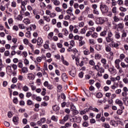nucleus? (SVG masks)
<instances>
[{
	"label": "nucleus",
	"instance_id": "obj_19",
	"mask_svg": "<svg viewBox=\"0 0 128 128\" xmlns=\"http://www.w3.org/2000/svg\"><path fill=\"white\" fill-rule=\"evenodd\" d=\"M28 80H32L34 78V76L32 73H29L28 74Z\"/></svg>",
	"mask_w": 128,
	"mask_h": 128
},
{
	"label": "nucleus",
	"instance_id": "obj_14",
	"mask_svg": "<svg viewBox=\"0 0 128 128\" xmlns=\"http://www.w3.org/2000/svg\"><path fill=\"white\" fill-rule=\"evenodd\" d=\"M106 42H108V44H110V42H112V41L114 40V38H112V37L106 36Z\"/></svg>",
	"mask_w": 128,
	"mask_h": 128
},
{
	"label": "nucleus",
	"instance_id": "obj_35",
	"mask_svg": "<svg viewBox=\"0 0 128 128\" xmlns=\"http://www.w3.org/2000/svg\"><path fill=\"white\" fill-rule=\"evenodd\" d=\"M44 20H46L48 22H50V17H48V16H44Z\"/></svg>",
	"mask_w": 128,
	"mask_h": 128
},
{
	"label": "nucleus",
	"instance_id": "obj_45",
	"mask_svg": "<svg viewBox=\"0 0 128 128\" xmlns=\"http://www.w3.org/2000/svg\"><path fill=\"white\" fill-rule=\"evenodd\" d=\"M11 6H12V8H16V2L14 1L12 2Z\"/></svg>",
	"mask_w": 128,
	"mask_h": 128
},
{
	"label": "nucleus",
	"instance_id": "obj_33",
	"mask_svg": "<svg viewBox=\"0 0 128 128\" xmlns=\"http://www.w3.org/2000/svg\"><path fill=\"white\" fill-rule=\"evenodd\" d=\"M22 90H24V92H28V87L26 85L24 86L22 88Z\"/></svg>",
	"mask_w": 128,
	"mask_h": 128
},
{
	"label": "nucleus",
	"instance_id": "obj_30",
	"mask_svg": "<svg viewBox=\"0 0 128 128\" xmlns=\"http://www.w3.org/2000/svg\"><path fill=\"white\" fill-rule=\"evenodd\" d=\"M55 10L57 12H62V8L58 6L55 8Z\"/></svg>",
	"mask_w": 128,
	"mask_h": 128
},
{
	"label": "nucleus",
	"instance_id": "obj_11",
	"mask_svg": "<svg viewBox=\"0 0 128 128\" xmlns=\"http://www.w3.org/2000/svg\"><path fill=\"white\" fill-rule=\"evenodd\" d=\"M115 102L116 104L120 106H124V103L120 99H116L115 101Z\"/></svg>",
	"mask_w": 128,
	"mask_h": 128
},
{
	"label": "nucleus",
	"instance_id": "obj_2",
	"mask_svg": "<svg viewBox=\"0 0 128 128\" xmlns=\"http://www.w3.org/2000/svg\"><path fill=\"white\" fill-rule=\"evenodd\" d=\"M98 112V109L96 108H93L92 107H90L88 108H86L84 110V112Z\"/></svg>",
	"mask_w": 128,
	"mask_h": 128
},
{
	"label": "nucleus",
	"instance_id": "obj_40",
	"mask_svg": "<svg viewBox=\"0 0 128 128\" xmlns=\"http://www.w3.org/2000/svg\"><path fill=\"white\" fill-rule=\"evenodd\" d=\"M119 10H120V12H126L127 10L126 8H124L123 6H120V8H119Z\"/></svg>",
	"mask_w": 128,
	"mask_h": 128
},
{
	"label": "nucleus",
	"instance_id": "obj_41",
	"mask_svg": "<svg viewBox=\"0 0 128 128\" xmlns=\"http://www.w3.org/2000/svg\"><path fill=\"white\" fill-rule=\"evenodd\" d=\"M117 4L118 6H122V4H124V1L122 0H118L117 1Z\"/></svg>",
	"mask_w": 128,
	"mask_h": 128
},
{
	"label": "nucleus",
	"instance_id": "obj_6",
	"mask_svg": "<svg viewBox=\"0 0 128 128\" xmlns=\"http://www.w3.org/2000/svg\"><path fill=\"white\" fill-rule=\"evenodd\" d=\"M64 20H76V16H73L72 18H70V15L68 14L66 16L64 17Z\"/></svg>",
	"mask_w": 128,
	"mask_h": 128
},
{
	"label": "nucleus",
	"instance_id": "obj_36",
	"mask_svg": "<svg viewBox=\"0 0 128 128\" xmlns=\"http://www.w3.org/2000/svg\"><path fill=\"white\" fill-rule=\"evenodd\" d=\"M84 54H85V56H88L90 54V52L88 50L86 49L85 50H84Z\"/></svg>",
	"mask_w": 128,
	"mask_h": 128
},
{
	"label": "nucleus",
	"instance_id": "obj_21",
	"mask_svg": "<svg viewBox=\"0 0 128 128\" xmlns=\"http://www.w3.org/2000/svg\"><path fill=\"white\" fill-rule=\"evenodd\" d=\"M28 1L27 0H24V1H22L21 2V6H24V8H26V6L28 4Z\"/></svg>",
	"mask_w": 128,
	"mask_h": 128
},
{
	"label": "nucleus",
	"instance_id": "obj_53",
	"mask_svg": "<svg viewBox=\"0 0 128 128\" xmlns=\"http://www.w3.org/2000/svg\"><path fill=\"white\" fill-rule=\"evenodd\" d=\"M42 92H41L42 96H46V88H44L42 89Z\"/></svg>",
	"mask_w": 128,
	"mask_h": 128
},
{
	"label": "nucleus",
	"instance_id": "obj_7",
	"mask_svg": "<svg viewBox=\"0 0 128 128\" xmlns=\"http://www.w3.org/2000/svg\"><path fill=\"white\" fill-rule=\"evenodd\" d=\"M0 10L2 12L6 10V3H4V1H2L0 4Z\"/></svg>",
	"mask_w": 128,
	"mask_h": 128
},
{
	"label": "nucleus",
	"instance_id": "obj_1",
	"mask_svg": "<svg viewBox=\"0 0 128 128\" xmlns=\"http://www.w3.org/2000/svg\"><path fill=\"white\" fill-rule=\"evenodd\" d=\"M100 10L103 14L108 12V6L104 4H100Z\"/></svg>",
	"mask_w": 128,
	"mask_h": 128
},
{
	"label": "nucleus",
	"instance_id": "obj_61",
	"mask_svg": "<svg viewBox=\"0 0 128 128\" xmlns=\"http://www.w3.org/2000/svg\"><path fill=\"white\" fill-rule=\"evenodd\" d=\"M4 56H10V51L6 50L4 53Z\"/></svg>",
	"mask_w": 128,
	"mask_h": 128
},
{
	"label": "nucleus",
	"instance_id": "obj_56",
	"mask_svg": "<svg viewBox=\"0 0 128 128\" xmlns=\"http://www.w3.org/2000/svg\"><path fill=\"white\" fill-rule=\"evenodd\" d=\"M51 119L52 120H54V122H58V118H56V116H52L51 118Z\"/></svg>",
	"mask_w": 128,
	"mask_h": 128
},
{
	"label": "nucleus",
	"instance_id": "obj_63",
	"mask_svg": "<svg viewBox=\"0 0 128 128\" xmlns=\"http://www.w3.org/2000/svg\"><path fill=\"white\" fill-rule=\"evenodd\" d=\"M92 32L90 30L88 31L87 32V33L86 34V36H88V37L90 36L92 34Z\"/></svg>",
	"mask_w": 128,
	"mask_h": 128
},
{
	"label": "nucleus",
	"instance_id": "obj_25",
	"mask_svg": "<svg viewBox=\"0 0 128 128\" xmlns=\"http://www.w3.org/2000/svg\"><path fill=\"white\" fill-rule=\"evenodd\" d=\"M96 96L97 98H102V94L100 92H98L96 94Z\"/></svg>",
	"mask_w": 128,
	"mask_h": 128
},
{
	"label": "nucleus",
	"instance_id": "obj_13",
	"mask_svg": "<svg viewBox=\"0 0 128 128\" xmlns=\"http://www.w3.org/2000/svg\"><path fill=\"white\" fill-rule=\"evenodd\" d=\"M68 74H70V76H73L74 78L76 76V70L72 69L68 72Z\"/></svg>",
	"mask_w": 128,
	"mask_h": 128
},
{
	"label": "nucleus",
	"instance_id": "obj_3",
	"mask_svg": "<svg viewBox=\"0 0 128 128\" xmlns=\"http://www.w3.org/2000/svg\"><path fill=\"white\" fill-rule=\"evenodd\" d=\"M96 24H102L104 23V20L102 18H98L96 20Z\"/></svg>",
	"mask_w": 128,
	"mask_h": 128
},
{
	"label": "nucleus",
	"instance_id": "obj_27",
	"mask_svg": "<svg viewBox=\"0 0 128 128\" xmlns=\"http://www.w3.org/2000/svg\"><path fill=\"white\" fill-rule=\"evenodd\" d=\"M106 50L108 52H110V50H112V48H110V46H108V45L106 46Z\"/></svg>",
	"mask_w": 128,
	"mask_h": 128
},
{
	"label": "nucleus",
	"instance_id": "obj_57",
	"mask_svg": "<svg viewBox=\"0 0 128 128\" xmlns=\"http://www.w3.org/2000/svg\"><path fill=\"white\" fill-rule=\"evenodd\" d=\"M18 66L20 68H22L24 66V64L22 62H19Z\"/></svg>",
	"mask_w": 128,
	"mask_h": 128
},
{
	"label": "nucleus",
	"instance_id": "obj_10",
	"mask_svg": "<svg viewBox=\"0 0 128 128\" xmlns=\"http://www.w3.org/2000/svg\"><path fill=\"white\" fill-rule=\"evenodd\" d=\"M12 122H14L16 126H18V117H16V116L13 117Z\"/></svg>",
	"mask_w": 128,
	"mask_h": 128
},
{
	"label": "nucleus",
	"instance_id": "obj_59",
	"mask_svg": "<svg viewBox=\"0 0 128 128\" xmlns=\"http://www.w3.org/2000/svg\"><path fill=\"white\" fill-rule=\"evenodd\" d=\"M16 82H18V78L14 77L12 78V82H13V84H16Z\"/></svg>",
	"mask_w": 128,
	"mask_h": 128
},
{
	"label": "nucleus",
	"instance_id": "obj_54",
	"mask_svg": "<svg viewBox=\"0 0 128 128\" xmlns=\"http://www.w3.org/2000/svg\"><path fill=\"white\" fill-rule=\"evenodd\" d=\"M11 66L13 70H18V66L16 64H12Z\"/></svg>",
	"mask_w": 128,
	"mask_h": 128
},
{
	"label": "nucleus",
	"instance_id": "obj_18",
	"mask_svg": "<svg viewBox=\"0 0 128 128\" xmlns=\"http://www.w3.org/2000/svg\"><path fill=\"white\" fill-rule=\"evenodd\" d=\"M62 80L64 82H66V80H68V76L66 73H63L62 76Z\"/></svg>",
	"mask_w": 128,
	"mask_h": 128
},
{
	"label": "nucleus",
	"instance_id": "obj_50",
	"mask_svg": "<svg viewBox=\"0 0 128 128\" xmlns=\"http://www.w3.org/2000/svg\"><path fill=\"white\" fill-rule=\"evenodd\" d=\"M18 80L20 82H22V80H24V76H22V75H19L18 76Z\"/></svg>",
	"mask_w": 128,
	"mask_h": 128
},
{
	"label": "nucleus",
	"instance_id": "obj_42",
	"mask_svg": "<svg viewBox=\"0 0 128 128\" xmlns=\"http://www.w3.org/2000/svg\"><path fill=\"white\" fill-rule=\"evenodd\" d=\"M23 42L24 44H30L27 38H24L23 40Z\"/></svg>",
	"mask_w": 128,
	"mask_h": 128
},
{
	"label": "nucleus",
	"instance_id": "obj_23",
	"mask_svg": "<svg viewBox=\"0 0 128 128\" xmlns=\"http://www.w3.org/2000/svg\"><path fill=\"white\" fill-rule=\"evenodd\" d=\"M108 70L112 74H114L116 72V69H114V68H110L108 69Z\"/></svg>",
	"mask_w": 128,
	"mask_h": 128
},
{
	"label": "nucleus",
	"instance_id": "obj_38",
	"mask_svg": "<svg viewBox=\"0 0 128 128\" xmlns=\"http://www.w3.org/2000/svg\"><path fill=\"white\" fill-rule=\"evenodd\" d=\"M88 18H92V20H94V14H90L88 15Z\"/></svg>",
	"mask_w": 128,
	"mask_h": 128
},
{
	"label": "nucleus",
	"instance_id": "obj_47",
	"mask_svg": "<svg viewBox=\"0 0 128 128\" xmlns=\"http://www.w3.org/2000/svg\"><path fill=\"white\" fill-rule=\"evenodd\" d=\"M8 22L9 24H14V20L12 18H10L8 20Z\"/></svg>",
	"mask_w": 128,
	"mask_h": 128
},
{
	"label": "nucleus",
	"instance_id": "obj_9",
	"mask_svg": "<svg viewBox=\"0 0 128 128\" xmlns=\"http://www.w3.org/2000/svg\"><path fill=\"white\" fill-rule=\"evenodd\" d=\"M52 2H53L54 5L56 6H58L60 4V2L58 0H51Z\"/></svg>",
	"mask_w": 128,
	"mask_h": 128
},
{
	"label": "nucleus",
	"instance_id": "obj_62",
	"mask_svg": "<svg viewBox=\"0 0 128 128\" xmlns=\"http://www.w3.org/2000/svg\"><path fill=\"white\" fill-rule=\"evenodd\" d=\"M112 12L113 14H116V7L114 6L112 8Z\"/></svg>",
	"mask_w": 128,
	"mask_h": 128
},
{
	"label": "nucleus",
	"instance_id": "obj_39",
	"mask_svg": "<svg viewBox=\"0 0 128 128\" xmlns=\"http://www.w3.org/2000/svg\"><path fill=\"white\" fill-rule=\"evenodd\" d=\"M24 64L25 66H28V64H30V61H28V60L26 58L24 61Z\"/></svg>",
	"mask_w": 128,
	"mask_h": 128
},
{
	"label": "nucleus",
	"instance_id": "obj_32",
	"mask_svg": "<svg viewBox=\"0 0 128 128\" xmlns=\"http://www.w3.org/2000/svg\"><path fill=\"white\" fill-rule=\"evenodd\" d=\"M114 36V34H112V32L111 30H108V38H112Z\"/></svg>",
	"mask_w": 128,
	"mask_h": 128
},
{
	"label": "nucleus",
	"instance_id": "obj_44",
	"mask_svg": "<svg viewBox=\"0 0 128 128\" xmlns=\"http://www.w3.org/2000/svg\"><path fill=\"white\" fill-rule=\"evenodd\" d=\"M85 44H86V42L84 40L79 41V46H84Z\"/></svg>",
	"mask_w": 128,
	"mask_h": 128
},
{
	"label": "nucleus",
	"instance_id": "obj_17",
	"mask_svg": "<svg viewBox=\"0 0 128 128\" xmlns=\"http://www.w3.org/2000/svg\"><path fill=\"white\" fill-rule=\"evenodd\" d=\"M122 100L125 106H128V98L125 97L122 98Z\"/></svg>",
	"mask_w": 128,
	"mask_h": 128
},
{
	"label": "nucleus",
	"instance_id": "obj_58",
	"mask_svg": "<svg viewBox=\"0 0 128 128\" xmlns=\"http://www.w3.org/2000/svg\"><path fill=\"white\" fill-rule=\"evenodd\" d=\"M113 18H114V22H118L120 20V18H118V16H114Z\"/></svg>",
	"mask_w": 128,
	"mask_h": 128
},
{
	"label": "nucleus",
	"instance_id": "obj_55",
	"mask_svg": "<svg viewBox=\"0 0 128 128\" xmlns=\"http://www.w3.org/2000/svg\"><path fill=\"white\" fill-rule=\"evenodd\" d=\"M52 36H54V32H51L48 34V38H52Z\"/></svg>",
	"mask_w": 128,
	"mask_h": 128
},
{
	"label": "nucleus",
	"instance_id": "obj_20",
	"mask_svg": "<svg viewBox=\"0 0 128 128\" xmlns=\"http://www.w3.org/2000/svg\"><path fill=\"white\" fill-rule=\"evenodd\" d=\"M118 83L114 82V84H113V85L112 86L111 88H112V90H116V88H118Z\"/></svg>",
	"mask_w": 128,
	"mask_h": 128
},
{
	"label": "nucleus",
	"instance_id": "obj_43",
	"mask_svg": "<svg viewBox=\"0 0 128 128\" xmlns=\"http://www.w3.org/2000/svg\"><path fill=\"white\" fill-rule=\"evenodd\" d=\"M24 16H28V18H30V13L28 12H26L24 13Z\"/></svg>",
	"mask_w": 128,
	"mask_h": 128
},
{
	"label": "nucleus",
	"instance_id": "obj_60",
	"mask_svg": "<svg viewBox=\"0 0 128 128\" xmlns=\"http://www.w3.org/2000/svg\"><path fill=\"white\" fill-rule=\"evenodd\" d=\"M86 28H83L80 30V34H86Z\"/></svg>",
	"mask_w": 128,
	"mask_h": 128
},
{
	"label": "nucleus",
	"instance_id": "obj_16",
	"mask_svg": "<svg viewBox=\"0 0 128 128\" xmlns=\"http://www.w3.org/2000/svg\"><path fill=\"white\" fill-rule=\"evenodd\" d=\"M22 74H26L28 72V67L24 66L22 68Z\"/></svg>",
	"mask_w": 128,
	"mask_h": 128
},
{
	"label": "nucleus",
	"instance_id": "obj_52",
	"mask_svg": "<svg viewBox=\"0 0 128 128\" xmlns=\"http://www.w3.org/2000/svg\"><path fill=\"white\" fill-rule=\"evenodd\" d=\"M101 62L102 64H106V58H102L101 60Z\"/></svg>",
	"mask_w": 128,
	"mask_h": 128
},
{
	"label": "nucleus",
	"instance_id": "obj_31",
	"mask_svg": "<svg viewBox=\"0 0 128 128\" xmlns=\"http://www.w3.org/2000/svg\"><path fill=\"white\" fill-rule=\"evenodd\" d=\"M71 112H78V110H76V106L74 105L71 106Z\"/></svg>",
	"mask_w": 128,
	"mask_h": 128
},
{
	"label": "nucleus",
	"instance_id": "obj_22",
	"mask_svg": "<svg viewBox=\"0 0 128 128\" xmlns=\"http://www.w3.org/2000/svg\"><path fill=\"white\" fill-rule=\"evenodd\" d=\"M23 22L26 24H30V20L28 18H25Z\"/></svg>",
	"mask_w": 128,
	"mask_h": 128
},
{
	"label": "nucleus",
	"instance_id": "obj_8",
	"mask_svg": "<svg viewBox=\"0 0 128 128\" xmlns=\"http://www.w3.org/2000/svg\"><path fill=\"white\" fill-rule=\"evenodd\" d=\"M43 42H44V40H42V38L40 37H38L37 40L38 46H40L42 44Z\"/></svg>",
	"mask_w": 128,
	"mask_h": 128
},
{
	"label": "nucleus",
	"instance_id": "obj_64",
	"mask_svg": "<svg viewBox=\"0 0 128 128\" xmlns=\"http://www.w3.org/2000/svg\"><path fill=\"white\" fill-rule=\"evenodd\" d=\"M123 82L124 83H125L126 84H128V79L127 78H123Z\"/></svg>",
	"mask_w": 128,
	"mask_h": 128
},
{
	"label": "nucleus",
	"instance_id": "obj_51",
	"mask_svg": "<svg viewBox=\"0 0 128 128\" xmlns=\"http://www.w3.org/2000/svg\"><path fill=\"white\" fill-rule=\"evenodd\" d=\"M62 30L64 32V36H68V30L66 28H64Z\"/></svg>",
	"mask_w": 128,
	"mask_h": 128
},
{
	"label": "nucleus",
	"instance_id": "obj_28",
	"mask_svg": "<svg viewBox=\"0 0 128 128\" xmlns=\"http://www.w3.org/2000/svg\"><path fill=\"white\" fill-rule=\"evenodd\" d=\"M88 24L90 26H94V22L92 20H90L88 22Z\"/></svg>",
	"mask_w": 128,
	"mask_h": 128
},
{
	"label": "nucleus",
	"instance_id": "obj_29",
	"mask_svg": "<svg viewBox=\"0 0 128 128\" xmlns=\"http://www.w3.org/2000/svg\"><path fill=\"white\" fill-rule=\"evenodd\" d=\"M94 58L96 60H100L102 58V55L98 54H95Z\"/></svg>",
	"mask_w": 128,
	"mask_h": 128
},
{
	"label": "nucleus",
	"instance_id": "obj_5",
	"mask_svg": "<svg viewBox=\"0 0 128 128\" xmlns=\"http://www.w3.org/2000/svg\"><path fill=\"white\" fill-rule=\"evenodd\" d=\"M110 46V48H118V44L114 42V40L112 41V42H110V44H109Z\"/></svg>",
	"mask_w": 128,
	"mask_h": 128
},
{
	"label": "nucleus",
	"instance_id": "obj_48",
	"mask_svg": "<svg viewBox=\"0 0 128 128\" xmlns=\"http://www.w3.org/2000/svg\"><path fill=\"white\" fill-rule=\"evenodd\" d=\"M101 36H106V31H103L100 34Z\"/></svg>",
	"mask_w": 128,
	"mask_h": 128
},
{
	"label": "nucleus",
	"instance_id": "obj_49",
	"mask_svg": "<svg viewBox=\"0 0 128 128\" xmlns=\"http://www.w3.org/2000/svg\"><path fill=\"white\" fill-rule=\"evenodd\" d=\"M17 20H22V16L19 14L16 18Z\"/></svg>",
	"mask_w": 128,
	"mask_h": 128
},
{
	"label": "nucleus",
	"instance_id": "obj_34",
	"mask_svg": "<svg viewBox=\"0 0 128 128\" xmlns=\"http://www.w3.org/2000/svg\"><path fill=\"white\" fill-rule=\"evenodd\" d=\"M120 66L122 68H128V64H126L124 62H122L120 63Z\"/></svg>",
	"mask_w": 128,
	"mask_h": 128
},
{
	"label": "nucleus",
	"instance_id": "obj_15",
	"mask_svg": "<svg viewBox=\"0 0 128 128\" xmlns=\"http://www.w3.org/2000/svg\"><path fill=\"white\" fill-rule=\"evenodd\" d=\"M114 36L116 40H120V32L115 31Z\"/></svg>",
	"mask_w": 128,
	"mask_h": 128
},
{
	"label": "nucleus",
	"instance_id": "obj_37",
	"mask_svg": "<svg viewBox=\"0 0 128 128\" xmlns=\"http://www.w3.org/2000/svg\"><path fill=\"white\" fill-rule=\"evenodd\" d=\"M98 33L96 32H94L92 35L91 36L92 38H98Z\"/></svg>",
	"mask_w": 128,
	"mask_h": 128
},
{
	"label": "nucleus",
	"instance_id": "obj_46",
	"mask_svg": "<svg viewBox=\"0 0 128 128\" xmlns=\"http://www.w3.org/2000/svg\"><path fill=\"white\" fill-rule=\"evenodd\" d=\"M56 26L58 28H62V22H58L56 23Z\"/></svg>",
	"mask_w": 128,
	"mask_h": 128
},
{
	"label": "nucleus",
	"instance_id": "obj_4",
	"mask_svg": "<svg viewBox=\"0 0 128 128\" xmlns=\"http://www.w3.org/2000/svg\"><path fill=\"white\" fill-rule=\"evenodd\" d=\"M110 80L113 82H116V80L118 82L120 80V76H118L116 78L111 77L110 78Z\"/></svg>",
	"mask_w": 128,
	"mask_h": 128
},
{
	"label": "nucleus",
	"instance_id": "obj_12",
	"mask_svg": "<svg viewBox=\"0 0 128 128\" xmlns=\"http://www.w3.org/2000/svg\"><path fill=\"white\" fill-rule=\"evenodd\" d=\"M50 44V41L46 40L45 42V44L44 45V48H45V50H48V48H50V46L48 45Z\"/></svg>",
	"mask_w": 128,
	"mask_h": 128
},
{
	"label": "nucleus",
	"instance_id": "obj_24",
	"mask_svg": "<svg viewBox=\"0 0 128 128\" xmlns=\"http://www.w3.org/2000/svg\"><path fill=\"white\" fill-rule=\"evenodd\" d=\"M52 109L54 112H58V110H60V107H58V105H55L52 107Z\"/></svg>",
	"mask_w": 128,
	"mask_h": 128
},
{
	"label": "nucleus",
	"instance_id": "obj_26",
	"mask_svg": "<svg viewBox=\"0 0 128 128\" xmlns=\"http://www.w3.org/2000/svg\"><path fill=\"white\" fill-rule=\"evenodd\" d=\"M66 14H72V8H70L68 10L66 11Z\"/></svg>",
	"mask_w": 128,
	"mask_h": 128
}]
</instances>
